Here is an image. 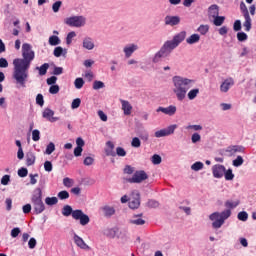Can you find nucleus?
Masks as SVG:
<instances>
[{
  "label": "nucleus",
  "mask_w": 256,
  "mask_h": 256,
  "mask_svg": "<svg viewBox=\"0 0 256 256\" xmlns=\"http://www.w3.org/2000/svg\"><path fill=\"white\" fill-rule=\"evenodd\" d=\"M22 57L13 60L14 72L13 79L16 83L25 87L27 79H29V67H31V61L35 59V52L31 50V46L27 43L22 45Z\"/></svg>",
  "instance_id": "f257e3e1"
},
{
  "label": "nucleus",
  "mask_w": 256,
  "mask_h": 256,
  "mask_svg": "<svg viewBox=\"0 0 256 256\" xmlns=\"http://www.w3.org/2000/svg\"><path fill=\"white\" fill-rule=\"evenodd\" d=\"M172 83L174 85L173 93H175L178 101H183L185 97H187V91L193 87L195 80L181 76H174L172 78Z\"/></svg>",
  "instance_id": "f03ea898"
},
{
  "label": "nucleus",
  "mask_w": 256,
  "mask_h": 256,
  "mask_svg": "<svg viewBox=\"0 0 256 256\" xmlns=\"http://www.w3.org/2000/svg\"><path fill=\"white\" fill-rule=\"evenodd\" d=\"M231 217V210L227 209L219 212H214L209 216L210 221H213L212 227L213 229H221L223 225L225 224V221Z\"/></svg>",
  "instance_id": "7ed1b4c3"
},
{
  "label": "nucleus",
  "mask_w": 256,
  "mask_h": 256,
  "mask_svg": "<svg viewBox=\"0 0 256 256\" xmlns=\"http://www.w3.org/2000/svg\"><path fill=\"white\" fill-rule=\"evenodd\" d=\"M173 49H175V48L173 46H171L169 41H166L163 44V46L160 48V50L155 54V56L153 58V63H159V61H161V59H163L165 57H169V55H171V51H173Z\"/></svg>",
  "instance_id": "20e7f679"
},
{
  "label": "nucleus",
  "mask_w": 256,
  "mask_h": 256,
  "mask_svg": "<svg viewBox=\"0 0 256 256\" xmlns=\"http://www.w3.org/2000/svg\"><path fill=\"white\" fill-rule=\"evenodd\" d=\"M31 201H32V205H33L35 214L41 215V213H43V211H45V204L43 203L41 189H39L38 194H35L32 196Z\"/></svg>",
  "instance_id": "39448f33"
},
{
  "label": "nucleus",
  "mask_w": 256,
  "mask_h": 256,
  "mask_svg": "<svg viewBox=\"0 0 256 256\" xmlns=\"http://www.w3.org/2000/svg\"><path fill=\"white\" fill-rule=\"evenodd\" d=\"M240 11L245 19L244 23H243V27L245 29V31L249 32L251 31V16L249 15V9H247V5H245V2H241L240 3Z\"/></svg>",
  "instance_id": "423d86ee"
},
{
  "label": "nucleus",
  "mask_w": 256,
  "mask_h": 256,
  "mask_svg": "<svg viewBox=\"0 0 256 256\" xmlns=\"http://www.w3.org/2000/svg\"><path fill=\"white\" fill-rule=\"evenodd\" d=\"M86 21L84 16H72L65 19V24L69 27H83Z\"/></svg>",
  "instance_id": "0eeeda50"
},
{
  "label": "nucleus",
  "mask_w": 256,
  "mask_h": 256,
  "mask_svg": "<svg viewBox=\"0 0 256 256\" xmlns=\"http://www.w3.org/2000/svg\"><path fill=\"white\" fill-rule=\"evenodd\" d=\"M149 179V175L144 170L136 171L131 178H128V183H143V181H147Z\"/></svg>",
  "instance_id": "6e6552de"
},
{
  "label": "nucleus",
  "mask_w": 256,
  "mask_h": 256,
  "mask_svg": "<svg viewBox=\"0 0 256 256\" xmlns=\"http://www.w3.org/2000/svg\"><path fill=\"white\" fill-rule=\"evenodd\" d=\"M73 219L76 221H80V225H89V216L85 213H83V210H74L73 212Z\"/></svg>",
  "instance_id": "1a4fd4ad"
},
{
  "label": "nucleus",
  "mask_w": 256,
  "mask_h": 256,
  "mask_svg": "<svg viewBox=\"0 0 256 256\" xmlns=\"http://www.w3.org/2000/svg\"><path fill=\"white\" fill-rule=\"evenodd\" d=\"M185 37H187V32L181 31L176 34L172 40L168 41V43L171 44L174 49H177V47H179V45L185 41Z\"/></svg>",
  "instance_id": "9d476101"
},
{
  "label": "nucleus",
  "mask_w": 256,
  "mask_h": 256,
  "mask_svg": "<svg viewBox=\"0 0 256 256\" xmlns=\"http://www.w3.org/2000/svg\"><path fill=\"white\" fill-rule=\"evenodd\" d=\"M141 205V195L137 191H133L131 197L129 198L130 209H139Z\"/></svg>",
  "instance_id": "9b49d317"
},
{
  "label": "nucleus",
  "mask_w": 256,
  "mask_h": 256,
  "mask_svg": "<svg viewBox=\"0 0 256 256\" xmlns=\"http://www.w3.org/2000/svg\"><path fill=\"white\" fill-rule=\"evenodd\" d=\"M175 129H177V125H170L166 129L158 130L155 132V137H168V135H173L175 133Z\"/></svg>",
  "instance_id": "f8f14e48"
},
{
  "label": "nucleus",
  "mask_w": 256,
  "mask_h": 256,
  "mask_svg": "<svg viewBox=\"0 0 256 256\" xmlns=\"http://www.w3.org/2000/svg\"><path fill=\"white\" fill-rule=\"evenodd\" d=\"M55 111L51 110L50 108H45L42 117L44 119H47L50 123H55L56 121H59V117H54Z\"/></svg>",
  "instance_id": "ddd939ff"
},
{
  "label": "nucleus",
  "mask_w": 256,
  "mask_h": 256,
  "mask_svg": "<svg viewBox=\"0 0 256 256\" xmlns=\"http://www.w3.org/2000/svg\"><path fill=\"white\" fill-rule=\"evenodd\" d=\"M212 173H213V177H215V179H221V177H223V175H225V166L221 165V164H216L212 167Z\"/></svg>",
  "instance_id": "4468645a"
},
{
  "label": "nucleus",
  "mask_w": 256,
  "mask_h": 256,
  "mask_svg": "<svg viewBox=\"0 0 256 256\" xmlns=\"http://www.w3.org/2000/svg\"><path fill=\"white\" fill-rule=\"evenodd\" d=\"M157 113H164V115H169L170 117L175 115V113H177V107L170 105L168 107H158L157 108Z\"/></svg>",
  "instance_id": "2eb2a0df"
},
{
  "label": "nucleus",
  "mask_w": 256,
  "mask_h": 256,
  "mask_svg": "<svg viewBox=\"0 0 256 256\" xmlns=\"http://www.w3.org/2000/svg\"><path fill=\"white\" fill-rule=\"evenodd\" d=\"M233 85H235V80H233V78H227L220 85V91L222 93H227Z\"/></svg>",
  "instance_id": "dca6fc26"
},
{
  "label": "nucleus",
  "mask_w": 256,
  "mask_h": 256,
  "mask_svg": "<svg viewBox=\"0 0 256 256\" xmlns=\"http://www.w3.org/2000/svg\"><path fill=\"white\" fill-rule=\"evenodd\" d=\"M120 103L122 105L124 115H131V113H133V105H131L129 101L120 99Z\"/></svg>",
  "instance_id": "f3484780"
},
{
  "label": "nucleus",
  "mask_w": 256,
  "mask_h": 256,
  "mask_svg": "<svg viewBox=\"0 0 256 256\" xmlns=\"http://www.w3.org/2000/svg\"><path fill=\"white\" fill-rule=\"evenodd\" d=\"M165 25H170L171 27H175V25H179L181 23V18L179 16H166L164 18Z\"/></svg>",
  "instance_id": "a211bd4d"
},
{
  "label": "nucleus",
  "mask_w": 256,
  "mask_h": 256,
  "mask_svg": "<svg viewBox=\"0 0 256 256\" xmlns=\"http://www.w3.org/2000/svg\"><path fill=\"white\" fill-rule=\"evenodd\" d=\"M217 16H219V5L213 4L208 8V17L214 19Z\"/></svg>",
  "instance_id": "6ab92c4d"
},
{
  "label": "nucleus",
  "mask_w": 256,
  "mask_h": 256,
  "mask_svg": "<svg viewBox=\"0 0 256 256\" xmlns=\"http://www.w3.org/2000/svg\"><path fill=\"white\" fill-rule=\"evenodd\" d=\"M106 145H107V149H105V153H106V155H107V157H115L116 156V153H115V144H113V142H111V141H108L107 143H106Z\"/></svg>",
  "instance_id": "aec40b11"
},
{
  "label": "nucleus",
  "mask_w": 256,
  "mask_h": 256,
  "mask_svg": "<svg viewBox=\"0 0 256 256\" xmlns=\"http://www.w3.org/2000/svg\"><path fill=\"white\" fill-rule=\"evenodd\" d=\"M74 243L77 247H80V249H89V246L85 243L83 238L79 237L77 234L74 235Z\"/></svg>",
  "instance_id": "412c9836"
},
{
  "label": "nucleus",
  "mask_w": 256,
  "mask_h": 256,
  "mask_svg": "<svg viewBox=\"0 0 256 256\" xmlns=\"http://www.w3.org/2000/svg\"><path fill=\"white\" fill-rule=\"evenodd\" d=\"M143 214H137L133 216V219L129 220L131 225H145V220H143Z\"/></svg>",
  "instance_id": "4be33fe9"
},
{
  "label": "nucleus",
  "mask_w": 256,
  "mask_h": 256,
  "mask_svg": "<svg viewBox=\"0 0 256 256\" xmlns=\"http://www.w3.org/2000/svg\"><path fill=\"white\" fill-rule=\"evenodd\" d=\"M138 47L135 44H131L130 46H126L124 48V53H125V57H127V59H129V57H131V55H133V53H135V51H137Z\"/></svg>",
  "instance_id": "5701e85b"
},
{
  "label": "nucleus",
  "mask_w": 256,
  "mask_h": 256,
  "mask_svg": "<svg viewBox=\"0 0 256 256\" xmlns=\"http://www.w3.org/2000/svg\"><path fill=\"white\" fill-rule=\"evenodd\" d=\"M83 47H84V49H88V51L95 49V43H93V39H91L89 37L84 38Z\"/></svg>",
  "instance_id": "b1692460"
},
{
  "label": "nucleus",
  "mask_w": 256,
  "mask_h": 256,
  "mask_svg": "<svg viewBox=\"0 0 256 256\" xmlns=\"http://www.w3.org/2000/svg\"><path fill=\"white\" fill-rule=\"evenodd\" d=\"M199 41H201V36H199V34H192L186 39L188 45H195V43H199Z\"/></svg>",
  "instance_id": "393cba45"
},
{
  "label": "nucleus",
  "mask_w": 256,
  "mask_h": 256,
  "mask_svg": "<svg viewBox=\"0 0 256 256\" xmlns=\"http://www.w3.org/2000/svg\"><path fill=\"white\" fill-rule=\"evenodd\" d=\"M101 211L103 212L104 217H112L115 213V208L111 206H104L101 208Z\"/></svg>",
  "instance_id": "a878e982"
},
{
  "label": "nucleus",
  "mask_w": 256,
  "mask_h": 256,
  "mask_svg": "<svg viewBox=\"0 0 256 256\" xmlns=\"http://www.w3.org/2000/svg\"><path fill=\"white\" fill-rule=\"evenodd\" d=\"M35 154L33 152H28L26 154V165L27 167H31V165H35Z\"/></svg>",
  "instance_id": "bb28decb"
},
{
  "label": "nucleus",
  "mask_w": 256,
  "mask_h": 256,
  "mask_svg": "<svg viewBox=\"0 0 256 256\" xmlns=\"http://www.w3.org/2000/svg\"><path fill=\"white\" fill-rule=\"evenodd\" d=\"M73 213H75V210H73V208L69 205H65L62 208V215L64 217H69L70 215H72V218H73Z\"/></svg>",
  "instance_id": "cd10ccee"
},
{
  "label": "nucleus",
  "mask_w": 256,
  "mask_h": 256,
  "mask_svg": "<svg viewBox=\"0 0 256 256\" xmlns=\"http://www.w3.org/2000/svg\"><path fill=\"white\" fill-rule=\"evenodd\" d=\"M39 71V75L43 77V75H47V71L49 70V63H44L40 67H36Z\"/></svg>",
  "instance_id": "c85d7f7f"
},
{
  "label": "nucleus",
  "mask_w": 256,
  "mask_h": 256,
  "mask_svg": "<svg viewBox=\"0 0 256 256\" xmlns=\"http://www.w3.org/2000/svg\"><path fill=\"white\" fill-rule=\"evenodd\" d=\"M213 19H214L213 24L216 27H221V25H223V23H225V16H216Z\"/></svg>",
  "instance_id": "c756f323"
},
{
  "label": "nucleus",
  "mask_w": 256,
  "mask_h": 256,
  "mask_svg": "<svg viewBox=\"0 0 256 256\" xmlns=\"http://www.w3.org/2000/svg\"><path fill=\"white\" fill-rule=\"evenodd\" d=\"M45 203L46 205H49L50 207H52V205H57V203H59V199H57V197H46L45 198Z\"/></svg>",
  "instance_id": "7c9ffc66"
},
{
  "label": "nucleus",
  "mask_w": 256,
  "mask_h": 256,
  "mask_svg": "<svg viewBox=\"0 0 256 256\" xmlns=\"http://www.w3.org/2000/svg\"><path fill=\"white\" fill-rule=\"evenodd\" d=\"M199 95V88L192 89L188 92L187 96L190 101H193Z\"/></svg>",
  "instance_id": "2f4dec72"
},
{
  "label": "nucleus",
  "mask_w": 256,
  "mask_h": 256,
  "mask_svg": "<svg viewBox=\"0 0 256 256\" xmlns=\"http://www.w3.org/2000/svg\"><path fill=\"white\" fill-rule=\"evenodd\" d=\"M200 35H207L209 33V25H200L197 29Z\"/></svg>",
  "instance_id": "473e14b6"
},
{
  "label": "nucleus",
  "mask_w": 256,
  "mask_h": 256,
  "mask_svg": "<svg viewBox=\"0 0 256 256\" xmlns=\"http://www.w3.org/2000/svg\"><path fill=\"white\" fill-rule=\"evenodd\" d=\"M224 177L226 181H233V179H235V174H233V170L228 169L227 171L225 170Z\"/></svg>",
  "instance_id": "72a5a7b5"
},
{
  "label": "nucleus",
  "mask_w": 256,
  "mask_h": 256,
  "mask_svg": "<svg viewBox=\"0 0 256 256\" xmlns=\"http://www.w3.org/2000/svg\"><path fill=\"white\" fill-rule=\"evenodd\" d=\"M231 153H244L245 152V147L235 145L230 148Z\"/></svg>",
  "instance_id": "f704fd0d"
},
{
  "label": "nucleus",
  "mask_w": 256,
  "mask_h": 256,
  "mask_svg": "<svg viewBox=\"0 0 256 256\" xmlns=\"http://www.w3.org/2000/svg\"><path fill=\"white\" fill-rule=\"evenodd\" d=\"M60 43H61V40L57 36L53 35L49 37V45L56 46V45H59Z\"/></svg>",
  "instance_id": "c9c22d12"
},
{
  "label": "nucleus",
  "mask_w": 256,
  "mask_h": 256,
  "mask_svg": "<svg viewBox=\"0 0 256 256\" xmlns=\"http://www.w3.org/2000/svg\"><path fill=\"white\" fill-rule=\"evenodd\" d=\"M74 85L76 89H83V85H85V81L83 78H76L74 81Z\"/></svg>",
  "instance_id": "e433bc0d"
},
{
  "label": "nucleus",
  "mask_w": 256,
  "mask_h": 256,
  "mask_svg": "<svg viewBox=\"0 0 256 256\" xmlns=\"http://www.w3.org/2000/svg\"><path fill=\"white\" fill-rule=\"evenodd\" d=\"M105 87V83L99 80H95L93 83V89L98 91V89H103Z\"/></svg>",
  "instance_id": "4c0bfd02"
},
{
  "label": "nucleus",
  "mask_w": 256,
  "mask_h": 256,
  "mask_svg": "<svg viewBox=\"0 0 256 256\" xmlns=\"http://www.w3.org/2000/svg\"><path fill=\"white\" fill-rule=\"evenodd\" d=\"M239 200L235 201V202H231V201H226L225 202V207H227V209H235V207H237L239 205Z\"/></svg>",
  "instance_id": "58836bf2"
},
{
  "label": "nucleus",
  "mask_w": 256,
  "mask_h": 256,
  "mask_svg": "<svg viewBox=\"0 0 256 256\" xmlns=\"http://www.w3.org/2000/svg\"><path fill=\"white\" fill-rule=\"evenodd\" d=\"M204 164L203 162H195L192 166L191 169L192 171H201V169H203Z\"/></svg>",
  "instance_id": "ea45409f"
},
{
  "label": "nucleus",
  "mask_w": 256,
  "mask_h": 256,
  "mask_svg": "<svg viewBox=\"0 0 256 256\" xmlns=\"http://www.w3.org/2000/svg\"><path fill=\"white\" fill-rule=\"evenodd\" d=\"M74 37H77V34L75 33V31H72V32L68 33V35L66 37L67 45H71V43L73 42Z\"/></svg>",
  "instance_id": "a19ab883"
},
{
  "label": "nucleus",
  "mask_w": 256,
  "mask_h": 256,
  "mask_svg": "<svg viewBox=\"0 0 256 256\" xmlns=\"http://www.w3.org/2000/svg\"><path fill=\"white\" fill-rule=\"evenodd\" d=\"M58 198L61 199V201L65 199H69V192L67 190H62L58 193Z\"/></svg>",
  "instance_id": "79ce46f5"
},
{
  "label": "nucleus",
  "mask_w": 256,
  "mask_h": 256,
  "mask_svg": "<svg viewBox=\"0 0 256 256\" xmlns=\"http://www.w3.org/2000/svg\"><path fill=\"white\" fill-rule=\"evenodd\" d=\"M53 151H55V144L53 142H50L47 147H46V155H51V153H53Z\"/></svg>",
  "instance_id": "37998d69"
},
{
  "label": "nucleus",
  "mask_w": 256,
  "mask_h": 256,
  "mask_svg": "<svg viewBox=\"0 0 256 256\" xmlns=\"http://www.w3.org/2000/svg\"><path fill=\"white\" fill-rule=\"evenodd\" d=\"M115 153L118 157H125L127 155V151H125V148L123 147H117Z\"/></svg>",
  "instance_id": "c03bdc74"
},
{
  "label": "nucleus",
  "mask_w": 256,
  "mask_h": 256,
  "mask_svg": "<svg viewBox=\"0 0 256 256\" xmlns=\"http://www.w3.org/2000/svg\"><path fill=\"white\" fill-rule=\"evenodd\" d=\"M243 157L241 156H237V158L235 160H233V166L234 167H241V165H243Z\"/></svg>",
  "instance_id": "a18cd8bd"
},
{
  "label": "nucleus",
  "mask_w": 256,
  "mask_h": 256,
  "mask_svg": "<svg viewBox=\"0 0 256 256\" xmlns=\"http://www.w3.org/2000/svg\"><path fill=\"white\" fill-rule=\"evenodd\" d=\"M79 107H81V99L76 98L72 101L71 109H79Z\"/></svg>",
  "instance_id": "49530a36"
},
{
  "label": "nucleus",
  "mask_w": 256,
  "mask_h": 256,
  "mask_svg": "<svg viewBox=\"0 0 256 256\" xmlns=\"http://www.w3.org/2000/svg\"><path fill=\"white\" fill-rule=\"evenodd\" d=\"M238 219L239 221H247V219H249V214H247L245 211L239 212Z\"/></svg>",
  "instance_id": "de8ad7c7"
},
{
  "label": "nucleus",
  "mask_w": 256,
  "mask_h": 256,
  "mask_svg": "<svg viewBox=\"0 0 256 256\" xmlns=\"http://www.w3.org/2000/svg\"><path fill=\"white\" fill-rule=\"evenodd\" d=\"M41 139V132L39 130L35 129L32 131V140L33 141H39Z\"/></svg>",
  "instance_id": "09e8293b"
},
{
  "label": "nucleus",
  "mask_w": 256,
  "mask_h": 256,
  "mask_svg": "<svg viewBox=\"0 0 256 256\" xmlns=\"http://www.w3.org/2000/svg\"><path fill=\"white\" fill-rule=\"evenodd\" d=\"M61 5H63V2H61V1H56L52 5V10L54 11V13H59V9H61Z\"/></svg>",
  "instance_id": "8fccbe9b"
},
{
  "label": "nucleus",
  "mask_w": 256,
  "mask_h": 256,
  "mask_svg": "<svg viewBox=\"0 0 256 256\" xmlns=\"http://www.w3.org/2000/svg\"><path fill=\"white\" fill-rule=\"evenodd\" d=\"M161 161H162V159H161V157L158 154H154L152 156V163H153V165H161Z\"/></svg>",
  "instance_id": "3c124183"
},
{
  "label": "nucleus",
  "mask_w": 256,
  "mask_h": 256,
  "mask_svg": "<svg viewBox=\"0 0 256 256\" xmlns=\"http://www.w3.org/2000/svg\"><path fill=\"white\" fill-rule=\"evenodd\" d=\"M131 145H132V147L139 149V147H141V140H139V138H137V137H134L131 141Z\"/></svg>",
  "instance_id": "603ef678"
},
{
  "label": "nucleus",
  "mask_w": 256,
  "mask_h": 256,
  "mask_svg": "<svg viewBox=\"0 0 256 256\" xmlns=\"http://www.w3.org/2000/svg\"><path fill=\"white\" fill-rule=\"evenodd\" d=\"M36 103H37V105H40V107H43V105H45V100L43 99V94H38L36 96Z\"/></svg>",
  "instance_id": "864d4df0"
},
{
  "label": "nucleus",
  "mask_w": 256,
  "mask_h": 256,
  "mask_svg": "<svg viewBox=\"0 0 256 256\" xmlns=\"http://www.w3.org/2000/svg\"><path fill=\"white\" fill-rule=\"evenodd\" d=\"M54 57H61L63 55V48L61 46H58L54 49Z\"/></svg>",
  "instance_id": "5fc2aeb1"
},
{
  "label": "nucleus",
  "mask_w": 256,
  "mask_h": 256,
  "mask_svg": "<svg viewBox=\"0 0 256 256\" xmlns=\"http://www.w3.org/2000/svg\"><path fill=\"white\" fill-rule=\"evenodd\" d=\"M49 93H51V95H57V93H59V85L50 86Z\"/></svg>",
  "instance_id": "6e6d98bb"
},
{
  "label": "nucleus",
  "mask_w": 256,
  "mask_h": 256,
  "mask_svg": "<svg viewBox=\"0 0 256 256\" xmlns=\"http://www.w3.org/2000/svg\"><path fill=\"white\" fill-rule=\"evenodd\" d=\"M64 187H73V180L69 177L63 179Z\"/></svg>",
  "instance_id": "4d7b16f0"
},
{
  "label": "nucleus",
  "mask_w": 256,
  "mask_h": 256,
  "mask_svg": "<svg viewBox=\"0 0 256 256\" xmlns=\"http://www.w3.org/2000/svg\"><path fill=\"white\" fill-rule=\"evenodd\" d=\"M44 169L45 171H47L48 173H51V171H53V164L51 163V161H46L44 163Z\"/></svg>",
  "instance_id": "13d9d810"
},
{
  "label": "nucleus",
  "mask_w": 256,
  "mask_h": 256,
  "mask_svg": "<svg viewBox=\"0 0 256 256\" xmlns=\"http://www.w3.org/2000/svg\"><path fill=\"white\" fill-rule=\"evenodd\" d=\"M9 67V62L5 58H0V68L7 69Z\"/></svg>",
  "instance_id": "bf43d9fd"
},
{
  "label": "nucleus",
  "mask_w": 256,
  "mask_h": 256,
  "mask_svg": "<svg viewBox=\"0 0 256 256\" xmlns=\"http://www.w3.org/2000/svg\"><path fill=\"white\" fill-rule=\"evenodd\" d=\"M29 171L27 170V168H20L18 170V176L19 177H27Z\"/></svg>",
  "instance_id": "052dcab7"
},
{
  "label": "nucleus",
  "mask_w": 256,
  "mask_h": 256,
  "mask_svg": "<svg viewBox=\"0 0 256 256\" xmlns=\"http://www.w3.org/2000/svg\"><path fill=\"white\" fill-rule=\"evenodd\" d=\"M192 143H199L201 141V135L199 133H194L191 137Z\"/></svg>",
  "instance_id": "680f3d73"
},
{
  "label": "nucleus",
  "mask_w": 256,
  "mask_h": 256,
  "mask_svg": "<svg viewBox=\"0 0 256 256\" xmlns=\"http://www.w3.org/2000/svg\"><path fill=\"white\" fill-rule=\"evenodd\" d=\"M11 181V176L9 175H4L1 179V184L2 185H9V182Z\"/></svg>",
  "instance_id": "e2e57ef3"
},
{
  "label": "nucleus",
  "mask_w": 256,
  "mask_h": 256,
  "mask_svg": "<svg viewBox=\"0 0 256 256\" xmlns=\"http://www.w3.org/2000/svg\"><path fill=\"white\" fill-rule=\"evenodd\" d=\"M47 85H55L57 83V76H51L46 80Z\"/></svg>",
  "instance_id": "0e129e2a"
},
{
  "label": "nucleus",
  "mask_w": 256,
  "mask_h": 256,
  "mask_svg": "<svg viewBox=\"0 0 256 256\" xmlns=\"http://www.w3.org/2000/svg\"><path fill=\"white\" fill-rule=\"evenodd\" d=\"M237 39L238 41H247V35L245 34V32H238Z\"/></svg>",
  "instance_id": "69168bd1"
},
{
  "label": "nucleus",
  "mask_w": 256,
  "mask_h": 256,
  "mask_svg": "<svg viewBox=\"0 0 256 256\" xmlns=\"http://www.w3.org/2000/svg\"><path fill=\"white\" fill-rule=\"evenodd\" d=\"M83 153V148L76 146V148L74 149V157H81Z\"/></svg>",
  "instance_id": "338daca9"
},
{
  "label": "nucleus",
  "mask_w": 256,
  "mask_h": 256,
  "mask_svg": "<svg viewBox=\"0 0 256 256\" xmlns=\"http://www.w3.org/2000/svg\"><path fill=\"white\" fill-rule=\"evenodd\" d=\"M234 31H241V20H236L233 26Z\"/></svg>",
  "instance_id": "774afa93"
}]
</instances>
